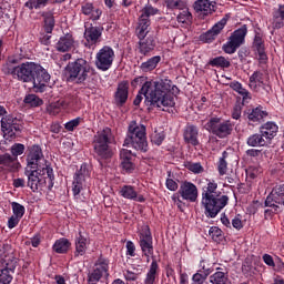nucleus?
Instances as JSON below:
<instances>
[{
  "label": "nucleus",
  "mask_w": 284,
  "mask_h": 284,
  "mask_svg": "<svg viewBox=\"0 0 284 284\" xmlns=\"http://www.w3.org/2000/svg\"><path fill=\"white\" fill-rule=\"evenodd\" d=\"M174 90H179V88L172 85V80L165 77L146 81L136 94L133 104L141 105L144 97L145 103L150 108H156L158 110H161V108H174L176 102L174 101V95L170 93L174 92Z\"/></svg>",
  "instance_id": "1"
},
{
  "label": "nucleus",
  "mask_w": 284,
  "mask_h": 284,
  "mask_svg": "<svg viewBox=\"0 0 284 284\" xmlns=\"http://www.w3.org/2000/svg\"><path fill=\"white\" fill-rule=\"evenodd\" d=\"M139 239L140 247L142 250V254L146 257V262L150 263V256L152 257L151 265L144 278V284H155L156 278H159V274L161 273V267L159 266L156 257H154V241L152 239L150 225L142 226L139 232Z\"/></svg>",
  "instance_id": "2"
},
{
  "label": "nucleus",
  "mask_w": 284,
  "mask_h": 284,
  "mask_svg": "<svg viewBox=\"0 0 284 284\" xmlns=\"http://www.w3.org/2000/svg\"><path fill=\"white\" fill-rule=\"evenodd\" d=\"M24 175L28 178L27 187L33 192L54 187V170L50 164H45L42 169H26Z\"/></svg>",
  "instance_id": "3"
},
{
  "label": "nucleus",
  "mask_w": 284,
  "mask_h": 284,
  "mask_svg": "<svg viewBox=\"0 0 284 284\" xmlns=\"http://www.w3.org/2000/svg\"><path fill=\"white\" fill-rule=\"evenodd\" d=\"M113 141L114 134L109 126H105L93 135V156L97 161L101 163L102 161H108L114 156V150L111 146Z\"/></svg>",
  "instance_id": "4"
},
{
  "label": "nucleus",
  "mask_w": 284,
  "mask_h": 284,
  "mask_svg": "<svg viewBox=\"0 0 284 284\" xmlns=\"http://www.w3.org/2000/svg\"><path fill=\"white\" fill-rule=\"evenodd\" d=\"M64 73L69 83L83 85L90 77L97 74V70L90 62H88V60L78 58L67 64Z\"/></svg>",
  "instance_id": "5"
},
{
  "label": "nucleus",
  "mask_w": 284,
  "mask_h": 284,
  "mask_svg": "<svg viewBox=\"0 0 284 284\" xmlns=\"http://www.w3.org/2000/svg\"><path fill=\"white\" fill-rule=\"evenodd\" d=\"M124 148H133L138 152H148V136H145V125L132 121L129 124Z\"/></svg>",
  "instance_id": "6"
},
{
  "label": "nucleus",
  "mask_w": 284,
  "mask_h": 284,
  "mask_svg": "<svg viewBox=\"0 0 284 284\" xmlns=\"http://www.w3.org/2000/svg\"><path fill=\"white\" fill-rule=\"evenodd\" d=\"M110 280V260L100 255L87 273V284H99Z\"/></svg>",
  "instance_id": "7"
},
{
  "label": "nucleus",
  "mask_w": 284,
  "mask_h": 284,
  "mask_svg": "<svg viewBox=\"0 0 284 284\" xmlns=\"http://www.w3.org/2000/svg\"><path fill=\"white\" fill-rule=\"evenodd\" d=\"M206 130L217 139H227L234 132V123L230 120L221 118H211L206 123Z\"/></svg>",
  "instance_id": "8"
},
{
  "label": "nucleus",
  "mask_w": 284,
  "mask_h": 284,
  "mask_svg": "<svg viewBox=\"0 0 284 284\" xmlns=\"http://www.w3.org/2000/svg\"><path fill=\"white\" fill-rule=\"evenodd\" d=\"M1 132L7 139H17V132H23V120L14 114H8L0 121Z\"/></svg>",
  "instance_id": "9"
},
{
  "label": "nucleus",
  "mask_w": 284,
  "mask_h": 284,
  "mask_svg": "<svg viewBox=\"0 0 284 284\" xmlns=\"http://www.w3.org/2000/svg\"><path fill=\"white\" fill-rule=\"evenodd\" d=\"M245 37H247V24H243L231 33L226 43L222 47L223 52L225 54H234L245 43Z\"/></svg>",
  "instance_id": "10"
},
{
  "label": "nucleus",
  "mask_w": 284,
  "mask_h": 284,
  "mask_svg": "<svg viewBox=\"0 0 284 284\" xmlns=\"http://www.w3.org/2000/svg\"><path fill=\"white\" fill-rule=\"evenodd\" d=\"M114 59V49L110 45H104L95 54V68L101 72H108L112 68Z\"/></svg>",
  "instance_id": "11"
},
{
  "label": "nucleus",
  "mask_w": 284,
  "mask_h": 284,
  "mask_svg": "<svg viewBox=\"0 0 284 284\" xmlns=\"http://www.w3.org/2000/svg\"><path fill=\"white\" fill-rule=\"evenodd\" d=\"M227 203H230V197L227 195H215L201 200V206L205 210L206 214H219Z\"/></svg>",
  "instance_id": "12"
},
{
  "label": "nucleus",
  "mask_w": 284,
  "mask_h": 284,
  "mask_svg": "<svg viewBox=\"0 0 284 284\" xmlns=\"http://www.w3.org/2000/svg\"><path fill=\"white\" fill-rule=\"evenodd\" d=\"M88 181H90V169L87 163H83L73 175L72 192L74 196L81 194V191L88 185Z\"/></svg>",
  "instance_id": "13"
},
{
  "label": "nucleus",
  "mask_w": 284,
  "mask_h": 284,
  "mask_svg": "<svg viewBox=\"0 0 284 284\" xmlns=\"http://www.w3.org/2000/svg\"><path fill=\"white\" fill-rule=\"evenodd\" d=\"M83 37L85 48H94L101 41V37H103V27L85 22Z\"/></svg>",
  "instance_id": "14"
},
{
  "label": "nucleus",
  "mask_w": 284,
  "mask_h": 284,
  "mask_svg": "<svg viewBox=\"0 0 284 284\" xmlns=\"http://www.w3.org/2000/svg\"><path fill=\"white\" fill-rule=\"evenodd\" d=\"M50 73L45 70L41 64L36 67V72H33V79L31 83H33V90L37 93H43L48 90V83H50Z\"/></svg>",
  "instance_id": "15"
},
{
  "label": "nucleus",
  "mask_w": 284,
  "mask_h": 284,
  "mask_svg": "<svg viewBox=\"0 0 284 284\" xmlns=\"http://www.w3.org/2000/svg\"><path fill=\"white\" fill-rule=\"evenodd\" d=\"M43 159V149H41V145L33 144L31 146H28L27 150V169L30 168V170H41V165L39 163Z\"/></svg>",
  "instance_id": "16"
},
{
  "label": "nucleus",
  "mask_w": 284,
  "mask_h": 284,
  "mask_svg": "<svg viewBox=\"0 0 284 284\" xmlns=\"http://www.w3.org/2000/svg\"><path fill=\"white\" fill-rule=\"evenodd\" d=\"M38 65L39 64L34 62L21 63L18 68L16 79H18V81H22V83H32Z\"/></svg>",
  "instance_id": "17"
},
{
  "label": "nucleus",
  "mask_w": 284,
  "mask_h": 284,
  "mask_svg": "<svg viewBox=\"0 0 284 284\" xmlns=\"http://www.w3.org/2000/svg\"><path fill=\"white\" fill-rule=\"evenodd\" d=\"M244 116L246 118L248 125H261V123L265 121V118H267V111L263 110V108L258 105L253 109H247L244 112Z\"/></svg>",
  "instance_id": "18"
},
{
  "label": "nucleus",
  "mask_w": 284,
  "mask_h": 284,
  "mask_svg": "<svg viewBox=\"0 0 284 284\" xmlns=\"http://www.w3.org/2000/svg\"><path fill=\"white\" fill-rule=\"evenodd\" d=\"M178 193L184 201H190V203H196L199 199V189L192 182H182Z\"/></svg>",
  "instance_id": "19"
},
{
  "label": "nucleus",
  "mask_w": 284,
  "mask_h": 284,
  "mask_svg": "<svg viewBox=\"0 0 284 284\" xmlns=\"http://www.w3.org/2000/svg\"><path fill=\"white\" fill-rule=\"evenodd\" d=\"M156 48V36L149 34L144 38H139L138 51L142 57H151Z\"/></svg>",
  "instance_id": "20"
},
{
  "label": "nucleus",
  "mask_w": 284,
  "mask_h": 284,
  "mask_svg": "<svg viewBox=\"0 0 284 284\" xmlns=\"http://www.w3.org/2000/svg\"><path fill=\"white\" fill-rule=\"evenodd\" d=\"M74 245V257L79 258V256H85V252H88V245H90V236L88 233L79 231V233L75 235Z\"/></svg>",
  "instance_id": "21"
},
{
  "label": "nucleus",
  "mask_w": 284,
  "mask_h": 284,
  "mask_svg": "<svg viewBox=\"0 0 284 284\" xmlns=\"http://www.w3.org/2000/svg\"><path fill=\"white\" fill-rule=\"evenodd\" d=\"M253 52L258 55L260 63H267V53L265 52V40H263V34L261 32H255L253 43Z\"/></svg>",
  "instance_id": "22"
},
{
  "label": "nucleus",
  "mask_w": 284,
  "mask_h": 284,
  "mask_svg": "<svg viewBox=\"0 0 284 284\" xmlns=\"http://www.w3.org/2000/svg\"><path fill=\"white\" fill-rule=\"evenodd\" d=\"M121 159V168L125 174H132L134 170H136V165L134 164V154L132 151L122 149L120 151Z\"/></svg>",
  "instance_id": "23"
},
{
  "label": "nucleus",
  "mask_w": 284,
  "mask_h": 284,
  "mask_svg": "<svg viewBox=\"0 0 284 284\" xmlns=\"http://www.w3.org/2000/svg\"><path fill=\"white\" fill-rule=\"evenodd\" d=\"M130 87L128 82H121L118 84L116 91L113 95V103L116 108H123L128 103V97H130Z\"/></svg>",
  "instance_id": "24"
},
{
  "label": "nucleus",
  "mask_w": 284,
  "mask_h": 284,
  "mask_svg": "<svg viewBox=\"0 0 284 284\" xmlns=\"http://www.w3.org/2000/svg\"><path fill=\"white\" fill-rule=\"evenodd\" d=\"M274 203L284 205V184L276 185L265 201L266 207H276Z\"/></svg>",
  "instance_id": "25"
},
{
  "label": "nucleus",
  "mask_w": 284,
  "mask_h": 284,
  "mask_svg": "<svg viewBox=\"0 0 284 284\" xmlns=\"http://www.w3.org/2000/svg\"><path fill=\"white\" fill-rule=\"evenodd\" d=\"M4 260L6 266L3 268H0V284H10L12 283V274H14V271L17 270V258L12 257V260Z\"/></svg>",
  "instance_id": "26"
},
{
  "label": "nucleus",
  "mask_w": 284,
  "mask_h": 284,
  "mask_svg": "<svg viewBox=\"0 0 284 284\" xmlns=\"http://www.w3.org/2000/svg\"><path fill=\"white\" fill-rule=\"evenodd\" d=\"M260 134H262L266 143H270L278 134V124L272 121L262 124L260 126Z\"/></svg>",
  "instance_id": "27"
},
{
  "label": "nucleus",
  "mask_w": 284,
  "mask_h": 284,
  "mask_svg": "<svg viewBox=\"0 0 284 284\" xmlns=\"http://www.w3.org/2000/svg\"><path fill=\"white\" fill-rule=\"evenodd\" d=\"M120 195H122L123 199H128L129 201L145 203V196H143V194H139L136 187L132 185H123L120 189Z\"/></svg>",
  "instance_id": "28"
},
{
  "label": "nucleus",
  "mask_w": 284,
  "mask_h": 284,
  "mask_svg": "<svg viewBox=\"0 0 284 284\" xmlns=\"http://www.w3.org/2000/svg\"><path fill=\"white\" fill-rule=\"evenodd\" d=\"M183 139L189 145H193V148H196V145L200 144L199 126L194 124H186L183 132Z\"/></svg>",
  "instance_id": "29"
},
{
  "label": "nucleus",
  "mask_w": 284,
  "mask_h": 284,
  "mask_svg": "<svg viewBox=\"0 0 284 284\" xmlns=\"http://www.w3.org/2000/svg\"><path fill=\"white\" fill-rule=\"evenodd\" d=\"M72 48H74V37H72V33L60 37L55 43V50L58 52H70Z\"/></svg>",
  "instance_id": "30"
},
{
  "label": "nucleus",
  "mask_w": 284,
  "mask_h": 284,
  "mask_svg": "<svg viewBox=\"0 0 284 284\" xmlns=\"http://www.w3.org/2000/svg\"><path fill=\"white\" fill-rule=\"evenodd\" d=\"M272 28L273 30H281L284 28V4H277L272 12Z\"/></svg>",
  "instance_id": "31"
},
{
  "label": "nucleus",
  "mask_w": 284,
  "mask_h": 284,
  "mask_svg": "<svg viewBox=\"0 0 284 284\" xmlns=\"http://www.w3.org/2000/svg\"><path fill=\"white\" fill-rule=\"evenodd\" d=\"M81 12L84 17H90L91 21H99V19H101V14H103V11L94 8V3L92 2L82 3Z\"/></svg>",
  "instance_id": "32"
},
{
  "label": "nucleus",
  "mask_w": 284,
  "mask_h": 284,
  "mask_svg": "<svg viewBox=\"0 0 284 284\" xmlns=\"http://www.w3.org/2000/svg\"><path fill=\"white\" fill-rule=\"evenodd\" d=\"M0 165H3L8 172H17V170L21 168V163L16 162V158H13L10 153L0 155Z\"/></svg>",
  "instance_id": "33"
},
{
  "label": "nucleus",
  "mask_w": 284,
  "mask_h": 284,
  "mask_svg": "<svg viewBox=\"0 0 284 284\" xmlns=\"http://www.w3.org/2000/svg\"><path fill=\"white\" fill-rule=\"evenodd\" d=\"M214 4L210 0H196L193 3V9L195 12L203 14V17H207V14H212L214 12Z\"/></svg>",
  "instance_id": "34"
},
{
  "label": "nucleus",
  "mask_w": 284,
  "mask_h": 284,
  "mask_svg": "<svg viewBox=\"0 0 284 284\" xmlns=\"http://www.w3.org/2000/svg\"><path fill=\"white\" fill-rule=\"evenodd\" d=\"M19 58H8L7 62L2 65L3 74L10 75L17 79V72H19Z\"/></svg>",
  "instance_id": "35"
},
{
  "label": "nucleus",
  "mask_w": 284,
  "mask_h": 284,
  "mask_svg": "<svg viewBox=\"0 0 284 284\" xmlns=\"http://www.w3.org/2000/svg\"><path fill=\"white\" fill-rule=\"evenodd\" d=\"M150 26H152L151 20L139 18L138 27L135 29V34L138 39L150 37Z\"/></svg>",
  "instance_id": "36"
},
{
  "label": "nucleus",
  "mask_w": 284,
  "mask_h": 284,
  "mask_svg": "<svg viewBox=\"0 0 284 284\" xmlns=\"http://www.w3.org/2000/svg\"><path fill=\"white\" fill-rule=\"evenodd\" d=\"M212 196H221L219 184L215 181H209L206 185L202 187V199H210Z\"/></svg>",
  "instance_id": "37"
},
{
  "label": "nucleus",
  "mask_w": 284,
  "mask_h": 284,
  "mask_svg": "<svg viewBox=\"0 0 284 284\" xmlns=\"http://www.w3.org/2000/svg\"><path fill=\"white\" fill-rule=\"evenodd\" d=\"M156 14H161V10L152 6V3H150V0H148V3L144 4V8L140 10L139 19H146L148 21H150V18L156 17Z\"/></svg>",
  "instance_id": "38"
},
{
  "label": "nucleus",
  "mask_w": 284,
  "mask_h": 284,
  "mask_svg": "<svg viewBox=\"0 0 284 284\" xmlns=\"http://www.w3.org/2000/svg\"><path fill=\"white\" fill-rule=\"evenodd\" d=\"M246 145L248 148H265L267 146V141H265L261 132L253 133L246 139Z\"/></svg>",
  "instance_id": "39"
},
{
  "label": "nucleus",
  "mask_w": 284,
  "mask_h": 284,
  "mask_svg": "<svg viewBox=\"0 0 284 284\" xmlns=\"http://www.w3.org/2000/svg\"><path fill=\"white\" fill-rule=\"evenodd\" d=\"M41 17L44 23V32H47V34H52L54 26L57 23V21L54 20V14H52V12L43 11L41 13Z\"/></svg>",
  "instance_id": "40"
},
{
  "label": "nucleus",
  "mask_w": 284,
  "mask_h": 284,
  "mask_svg": "<svg viewBox=\"0 0 284 284\" xmlns=\"http://www.w3.org/2000/svg\"><path fill=\"white\" fill-rule=\"evenodd\" d=\"M160 63L161 55H154L148 59L145 62H142L140 65V70H142L143 72H152L153 70H156Z\"/></svg>",
  "instance_id": "41"
},
{
  "label": "nucleus",
  "mask_w": 284,
  "mask_h": 284,
  "mask_svg": "<svg viewBox=\"0 0 284 284\" xmlns=\"http://www.w3.org/2000/svg\"><path fill=\"white\" fill-rule=\"evenodd\" d=\"M70 245H72V243H70V240L65 237H61L54 242L53 251L57 254H68V250H70Z\"/></svg>",
  "instance_id": "42"
},
{
  "label": "nucleus",
  "mask_w": 284,
  "mask_h": 284,
  "mask_svg": "<svg viewBox=\"0 0 284 284\" xmlns=\"http://www.w3.org/2000/svg\"><path fill=\"white\" fill-rule=\"evenodd\" d=\"M209 236L214 243L221 244L225 241V233L219 226H211L209 230Z\"/></svg>",
  "instance_id": "43"
},
{
  "label": "nucleus",
  "mask_w": 284,
  "mask_h": 284,
  "mask_svg": "<svg viewBox=\"0 0 284 284\" xmlns=\"http://www.w3.org/2000/svg\"><path fill=\"white\" fill-rule=\"evenodd\" d=\"M48 3H50V0H28L24 3V8L32 12L33 10H43Z\"/></svg>",
  "instance_id": "44"
},
{
  "label": "nucleus",
  "mask_w": 284,
  "mask_h": 284,
  "mask_svg": "<svg viewBox=\"0 0 284 284\" xmlns=\"http://www.w3.org/2000/svg\"><path fill=\"white\" fill-rule=\"evenodd\" d=\"M23 103H26V105H30V108H41L43 100L37 94L29 93L24 97Z\"/></svg>",
  "instance_id": "45"
},
{
  "label": "nucleus",
  "mask_w": 284,
  "mask_h": 284,
  "mask_svg": "<svg viewBox=\"0 0 284 284\" xmlns=\"http://www.w3.org/2000/svg\"><path fill=\"white\" fill-rule=\"evenodd\" d=\"M227 156H230V153L223 151L222 156L217 161V172L220 176H225V174H227Z\"/></svg>",
  "instance_id": "46"
},
{
  "label": "nucleus",
  "mask_w": 284,
  "mask_h": 284,
  "mask_svg": "<svg viewBox=\"0 0 284 284\" xmlns=\"http://www.w3.org/2000/svg\"><path fill=\"white\" fill-rule=\"evenodd\" d=\"M210 283H212V284H230V277H227V273L217 271L213 275L210 276Z\"/></svg>",
  "instance_id": "47"
},
{
  "label": "nucleus",
  "mask_w": 284,
  "mask_h": 284,
  "mask_svg": "<svg viewBox=\"0 0 284 284\" xmlns=\"http://www.w3.org/2000/svg\"><path fill=\"white\" fill-rule=\"evenodd\" d=\"M209 65H211L212 68H230V65H232V63L230 62V60L225 59V57L220 55L216 58H213L209 61Z\"/></svg>",
  "instance_id": "48"
},
{
  "label": "nucleus",
  "mask_w": 284,
  "mask_h": 284,
  "mask_svg": "<svg viewBox=\"0 0 284 284\" xmlns=\"http://www.w3.org/2000/svg\"><path fill=\"white\" fill-rule=\"evenodd\" d=\"M150 139L153 145H162L163 141H165V132L161 129H155Z\"/></svg>",
  "instance_id": "49"
},
{
  "label": "nucleus",
  "mask_w": 284,
  "mask_h": 284,
  "mask_svg": "<svg viewBox=\"0 0 284 284\" xmlns=\"http://www.w3.org/2000/svg\"><path fill=\"white\" fill-rule=\"evenodd\" d=\"M10 152H11V156L16 159V162H19V156H21V154L26 152V145L21 143H14L11 146Z\"/></svg>",
  "instance_id": "50"
},
{
  "label": "nucleus",
  "mask_w": 284,
  "mask_h": 284,
  "mask_svg": "<svg viewBox=\"0 0 284 284\" xmlns=\"http://www.w3.org/2000/svg\"><path fill=\"white\" fill-rule=\"evenodd\" d=\"M212 272H214L212 266H210V264L205 260H201L200 264H199L197 274H202L203 276H206V278H207V276H210V274H212Z\"/></svg>",
  "instance_id": "51"
},
{
  "label": "nucleus",
  "mask_w": 284,
  "mask_h": 284,
  "mask_svg": "<svg viewBox=\"0 0 284 284\" xmlns=\"http://www.w3.org/2000/svg\"><path fill=\"white\" fill-rule=\"evenodd\" d=\"M227 19H229L227 16H225L217 23H215L212 27V29H210L215 37H219V34H221V31L223 30V28H225V26H227Z\"/></svg>",
  "instance_id": "52"
},
{
  "label": "nucleus",
  "mask_w": 284,
  "mask_h": 284,
  "mask_svg": "<svg viewBox=\"0 0 284 284\" xmlns=\"http://www.w3.org/2000/svg\"><path fill=\"white\" fill-rule=\"evenodd\" d=\"M81 123H83V118L78 116V118L67 122L64 124V129L67 130V132H74V130H77V128L80 126Z\"/></svg>",
  "instance_id": "53"
},
{
  "label": "nucleus",
  "mask_w": 284,
  "mask_h": 284,
  "mask_svg": "<svg viewBox=\"0 0 284 284\" xmlns=\"http://www.w3.org/2000/svg\"><path fill=\"white\" fill-rule=\"evenodd\" d=\"M176 19L179 23H185L186 26H190V23H192V13L187 10H183L179 13Z\"/></svg>",
  "instance_id": "54"
},
{
  "label": "nucleus",
  "mask_w": 284,
  "mask_h": 284,
  "mask_svg": "<svg viewBox=\"0 0 284 284\" xmlns=\"http://www.w3.org/2000/svg\"><path fill=\"white\" fill-rule=\"evenodd\" d=\"M186 170L190 172H193V174H202L203 172V165H201V162H187L185 164Z\"/></svg>",
  "instance_id": "55"
},
{
  "label": "nucleus",
  "mask_w": 284,
  "mask_h": 284,
  "mask_svg": "<svg viewBox=\"0 0 284 284\" xmlns=\"http://www.w3.org/2000/svg\"><path fill=\"white\" fill-rule=\"evenodd\" d=\"M242 274H244V276H252V274H254V266L252 265V260L246 258L243 262Z\"/></svg>",
  "instance_id": "56"
},
{
  "label": "nucleus",
  "mask_w": 284,
  "mask_h": 284,
  "mask_svg": "<svg viewBox=\"0 0 284 284\" xmlns=\"http://www.w3.org/2000/svg\"><path fill=\"white\" fill-rule=\"evenodd\" d=\"M23 217V214H13L9 217L8 220V227L9 230H14V227H17V225H19V221H21V219Z\"/></svg>",
  "instance_id": "57"
},
{
  "label": "nucleus",
  "mask_w": 284,
  "mask_h": 284,
  "mask_svg": "<svg viewBox=\"0 0 284 284\" xmlns=\"http://www.w3.org/2000/svg\"><path fill=\"white\" fill-rule=\"evenodd\" d=\"M215 39L216 36L211 30L200 36V41H202L203 43H212V41H214Z\"/></svg>",
  "instance_id": "58"
},
{
  "label": "nucleus",
  "mask_w": 284,
  "mask_h": 284,
  "mask_svg": "<svg viewBox=\"0 0 284 284\" xmlns=\"http://www.w3.org/2000/svg\"><path fill=\"white\" fill-rule=\"evenodd\" d=\"M237 94H240L242 97L243 104L250 103V101H252V93H250V91H247V89H245L243 87L240 89Z\"/></svg>",
  "instance_id": "59"
},
{
  "label": "nucleus",
  "mask_w": 284,
  "mask_h": 284,
  "mask_svg": "<svg viewBox=\"0 0 284 284\" xmlns=\"http://www.w3.org/2000/svg\"><path fill=\"white\" fill-rule=\"evenodd\" d=\"M261 168L258 166H250L246 170V175L248 176V179H257V176L261 174Z\"/></svg>",
  "instance_id": "60"
},
{
  "label": "nucleus",
  "mask_w": 284,
  "mask_h": 284,
  "mask_svg": "<svg viewBox=\"0 0 284 284\" xmlns=\"http://www.w3.org/2000/svg\"><path fill=\"white\" fill-rule=\"evenodd\" d=\"M168 10H179L181 8V0H164Z\"/></svg>",
  "instance_id": "61"
},
{
  "label": "nucleus",
  "mask_w": 284,
  "mask_h": 284,
  "mask_svg": "<svg viewBox=\"0 0 284 284\" xmlns=\"http://www.w3.org/2000/svg\"><path fill=\"white\" fill-rule=\"evenodd\" d=\"M250 83H263V73H261V71L253 72V74L250 77Z\"/></svg>",
  "instance_id": "62"
},
{
  "label": "nucleus",
  "mask_w": 284,
  "mask_h": 284,
  "mask_svg": "<svg viewBox=\"0 0 284 284\" xmlns=\"http://www.w3.org/2000/svg\"><path fill=\"white\" fill-rule=\"evenodd\" d=\"M13 214H26V206L19 204L18 202L11 203Z\"/></svg>",
  "instance_id": "63"
},
{
  "label": "nucleus",
  "mask_w": 284,
  "mask_h": 284,
  "mask_svg": "<svg viewBox=\"0 0 284 284\" xmlns=\"http://www.w3.org/2000/svg\"><path fill=\"white\" fill-rule=\"evenodd\" d=\"M123 276H124L125 281H129V282L139 280V273H134L130 270H126L125 272H123Z\"/></svg>",
  "instance_id": "64"
}]
</instances>
